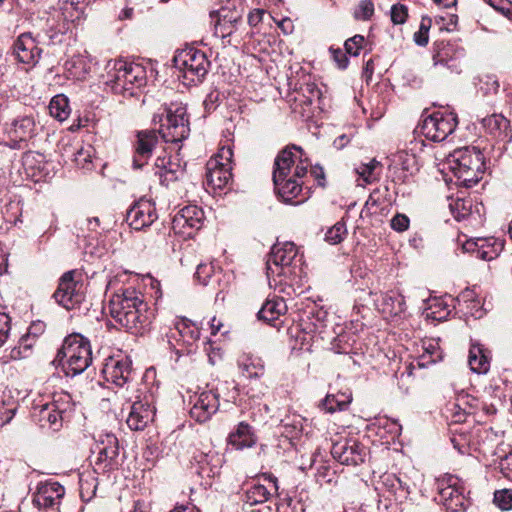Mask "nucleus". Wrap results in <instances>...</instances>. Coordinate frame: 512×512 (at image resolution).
Instances as JSON below:
<instances>
[{
	"label": "nucleus",
	"instance_id": "obj_31",
	"mask_svg": "<svg viewBox=\"0 0 512 512\" xmlns=\"http://www.w3.org/2000/svg\"><path fill=\"white\" fill-rule=\"evenodd\" d=\"M228 444L236 450L250 448L256 444L253 428L246 422H240L228 436Z\"/></svg>",
	"mask_w": 512,
	"mask_h": 512
},
{
	"label": "nucleus",
	"instance_id": "obj_33",
	"mask_svg": "<svg viewBox=\"0 0 512 512\" xmlns=\"http://www.w3.org/2000/svg\"><path fill=\"white\" fill-rule=\"evenodd\" d=\"M287 311V305L283 298L273 297L267 299L259 310L257 316L259 320L272 323L284 315Z\"/></svg>",
	"mask_w": 512,
	"mask_h": 512
},
{
	"label": "nucleus",
	"instance_id": "obj_30",
	"mask_svg": "<svg viewBox=\"0 0 512 512\" xmlns=\"http://www.w3.org/2000/svg\"><path fill=\"white\" fill-rule=\"evenodd\" d=\"M64 72L69 79L84 80L91 70V59L87 55H73L64 63Z\"/></svg>",
	"mask_w": 512,
	"mask_h": 512
},
{
	"label": "nucleus",
	"instance_id": "obj_18",
	"mask_svg": "<svg viewBox=\"0 0 512 512\" xmlns=\"http://www.w3.org/2000/svg\"><path fill=\"white\" fill-rule=\"evenodd\" d=\"M65 494V488L54 481L40 483L33 495L32 502L40 509L56 511Z\"/></svg>",
	"mask_w": 512,
	"mask_h": 512
},
{
	"label": "nucleus",
	"instance_id": "obj_29",
	"mask_svg": "<svg viewBox=\"0 0 512 512\" xmlns=\"http://www.w3.org/2000/svg\"><path fill=\"white\" fill-rule=\"evenodd\" d=\"M438 498L437 500L445 507V503L454 498V495L465 492L462 480L452 474H445L436 479Z\"/></svg>",
	"mask_w": 512,
	"mask_h": 512
},
{
	"label": "nucleus",
	"instance_id": "obj_19",
	"mask_svg": "<svg viewBox=\"0 0 512 512\" xmlns=\"http://www.w3.org/2000/svg\"><path fill=\"white\" fill-rule=\"evenodd\" d=\"M95 451L98 456L95 466L98 469H111L114 461L119 455V443L117 437L112 433H101L96 440Z\"/></svg>",
	"mask_w": 512,
	"mask_h": 512
},
{
	"label": "nucleus",
	"instance_id": "obj_41",
	"mask_svg": "<svg viewBox=\"0 0 512 512\" xmlns=\"http://www.w3.org/2000/svg\"><path fill=\"white\" fill-rule=\"evenodd\" d=\"M381 168V163L374 158L367 163H361L356 166L355 172L366 184H371L379 179Z\"/></svg>",
	"mask_w": 512,
	"mask_h": 512
},
{
	"label": "nucleus",
	"instance_id": "obj_2",
	"mask_svg": "<svg viewBox=\"0 0 512 512\" xmlns=\"http://www.w3.org/2000/svg\"><path fill=\"white\" fill-rule=\"evenodd\" d=\"M303 156L301 147L291 145L280 151L275 158L273 183L277 195L285 203H292L302 191V178L310 166L308 159Z\"/></svg>",
	"mask_w": 512,
	"mask_h": 512
},
{
	"label": "nucleus",
	"instance_id": "obj_44",
	"mask_svg": "<svg viewBox=\"0 0 512 512\" xmlns=\"http://www.w3.org/2000/svg\"><path fill=\"white\" fill-rule=\"evenodd\" d=\"M280 428L281 433L287 438H297L303 430L302 418L299 416L286 417L281 421Z\"/></svg>",
	"mask_w": 512,
	"mask_h": 512
},
{
	"label": "nucleus",
	"instance_id": "obj_61",
	"mask_svg": "<svg viewBox=\"0 0 512 512\" xmlns=\"http://www.w3.org/2000/svg\"><path fill=\"white\" fill-rule=\"evenodd\" d=\"M10 331V318L5 313H0V347L6 342Z\"/></svg>",
	"mask_w": 512,
	"mask_h": 512
},
{
	"label": "nucleus",
	"instance_id": "obj_40",
	"mask_svg": "<svg viewBox=\"0 0 512 512\" xmlns=\"http://www.w3.org/2000/svg\"><path fill=\"white\" fill-rule=\"evenodd\" d=\"M352 396L347 392H339L337 394H327L321 402L323 410L333 413L337 410L342 411L350 404Z\"/></svg>",
	"mask_w": 512,
	"mask_h": 512
},
{
	"label": "nucleus",
	"instance_id": "obj_7",
	"mask_svg": "<svg viewBox=\"0 0 512 512\" xmlns=\"http://www.w3.org/2000/svg\"><path fill=\"white\" fill-rule=\"evenodd\" d=\"M173 61L175 68L179 71L178 77L183 79L185 85L201 82L210 67L206 54L195 48L179 51Z\"/></svg>",
	"mask_w": 512,
	"mask_h": 512
},
{
	"label": "nucleus",
	"instance_id": "obj_35",
	"mask_svg": "<svg viewBox=\"0 0 512 512\" xmlns=\"http://www.w3.org/2000/svg\"><path fill=\"white\" fill-rule=\"evenodd\" d=\"M421 347L423 353L418 355V368H426L429 364H435L442 360V351L439 348L437 340H422Z\"/></svg>",
	"mask_w": 512,
	"mask_h": 512
},
{
	"label": "nucleus",
	"instance_id": "obj_63",
	"mask_svg": "<svg viewBox=\"0 0 512 512\" xmlns=\"http://www.w3.org/2000/svg\"><path fill=\"white\" fill-rule=\"evenodd\" d=\"M480 239H469L464 242L462 248L465 252L472 253L476 258L479 256V248H480Z\"/></svg>",
	"mask_w": 512,
	"mask_h": 512
},
{
	"label": "nucleus",
	"instance_id": "obj_10",
	"mask_svg": "<svg viewBox=\"0 0 512 512\" xmlns=\"http://www.w3.org/2000/svg\"><path fill=\"white\" fill-rule=\"evenodd\" d=\"M135 390L125 397V403L122 406V413L127 412L126 423L131 430H143L148 423L153 421L155 408L147 396H141Z\"/></svg>",
	"mask_w": 512,
	"mask_h": 512
},
{
	"label": "nucleus",
	"instance_id": "obj_14",
	"mask_svg": "<svg viewBox=\"0 0 512 512\" xmlns=\"http://www.w3.org/2000/svg\"><path fill=\"white\" fill-rule=\"evenodd\" d=\"M54 299L67 310L74 308L75 305L83 300V282L81 274L76 270H71L62 275L59 280L58 288L53 294Z\"/></svg>",
	"mask_w": 512,
	"mask_h": 512
},
{
	"label": "nucleus",
	"instance_id": "obj_4",
	"mask_svg": "<svg viewBox=\"0 0 512 512\" xmlns=\"http://www.w3.org/2000/svg\"><path fill=\"white\" fill-rule=\"evenodd\" d=\"M442 165L456 178L457 185L470 188L482 179L485 158L479 148L466 146L451 152Z\"/></svg>",
	"mask_w": 512,
	"mask_h": 512
},
{
	"label": "nucleus",
	"instance_id": "obj_38",
	"mask_svg": "<svg viewBox=\"0 0 512 512\" xmlns=\"http://www.w3.org/2000/svg\"><path fill=\"white\" fill-rule=\"evenodd\" d=\"M241 373L246 378H259L264 374V363L260 357L244 355L238 361Z\"/></svg>",
	"mask_w": 512,
	"mask_h": 512
},
{
	"label": "nucleus",
	"instance_id": "obj_62",
	"mask_svg": "<svg viewBox=\"0 0 512 512\" xmlns=\"http://www.w3.org/2000/svg\"><path fill=\"white\" fill-rule=\"evenodd\" d=\"M330 53L338 68H347L349 60L346 56V53H344L340 48L334 49L332 47L330 48Z\"/></svg>",
	"mask_w": 512,
	"mask_h": 512
},
{
	"label": "nucleus",
	"instance_id": "obj_23",
	"mask_svg": "<svg viewBox=\"0 0 512 512\" xmlns=\"http://www.w3.org/2000/svg\"><path fill=\"white\" fill-rule=\"evenodd\" d=\"M42 50L38 47L31 33H22L13 45V53L16 59L23 64L34 67L40 57Z\"/></svg>",
	"mask_w": 512,
	"mask_h": 512
},
{
	"label": "nucleus",
	"instance_id": "obj_57",
	"mask_svg": "<svg viewBox=\"0 0 512 512\" xmlns=\"http://www.w3.org/2000/svg\"><path fill=\"white\" fill-rule=\"evenodd\" d=\"M498 467L501 474L512 482V451L500 459Z\"/></svg>",
	"mask_w": 512,
	"mask_h": 512
},
{
	"label": "nucleus",
	"instance_id": "obj_21",
	"mask_svg": "<svg viewBox=\"0 0 512 512\" xmlns=\"http://www.w3.org/2000/svg\"><path fill=\"white\" fill-rule=\"evenodd\" d=\"M191 469L202 478L211 479L220 474L223 457L216 451L194 454Z\"/></svg>",
	"mask_w": 512,
	"mask_h": 512
},
{
	"label": "nucleus",
	"instance_id": "obj_42",
	"mask_svg": "<svg viewBox=\"0 0 512 512\" xmlns=\"http://www.w3.org/2000/svg\"><path fill=\"white\" fill-rule=\"evenodd\" d=\"M50 115L59 121L66 120L70 115V106L68 98L59 94L54 96L49 104Z\"/></svg>",
	"mask_w": 512,
	"mask_h": 512
},
{
	"label": "nucleus",
	"instance_id": "obj_43",
	"mask_svg": "<svg viewBox=\"0 0 512 512\" xmlns=\"http://www.w3.org/2000/svg\"><path fill=\"white\" fill-rule=\"evenodd\" d=\"M502 250L501 243L493 238L480 239V248L478 259L483 261H491L498 257Z\"/></svg>",
	"mask_w": 512,
	"mask_h": 512
},
{
	"label": "nucleus",
	"instance_id": "obj_53",
	"mask_svg": "<svg viewBox=\"0 0 512 512\" xmlns=\"http://www.w3.org/2000/svg\"><path fill=\"white\" fill-rule=\"evenodd\" d=\"M365 43V38L362 35H354L345 41L344 47L346 53L351 56H358Z\"/></svg>",
	"mask_w": 512,
	"mask_h": 512
},
{
	"label": "nucleus",
	"instance_id": "obj_58",
	"mask_svg": "<svg viewBox=\"0 0 512 512\" xmlns=\"http://www.w3.org/2000/svg\"><path fill=\"white\" fill-rule=\"evenodd\" d=\"M472 414L471 409L466 410L462 408L460 404L454 403L452 408V421L455 423L465 422L467 417Z\"/></svg>",
	"mask_w": 512,
	"mask_h": 512
},
{
	"label": "nucleus",
	"instance_id": "obj_15",
	"mask_svg": "<svg viewBox=\"0 0 512 512\" xmlns=\"http://www.w3.org/2000/svg\"><path fill=\"white\" fill-rule=\"evenodd\" d=\"M333 458L347 466H358L365 462L367 449L354 438H340L331 448Z\"/></svg>",
	"mask_w": 512,
	"mask_h": 512
},
{
	"label": "nucleus",
	"instance_id": "obj_27",
	"mask_svg": "<svg viewBox=\"0 0 512 512\" xmlns=\"http://www.w3.org/2000/svg\"><path fill=\"white\" fill-rule=\"evenodd\" d=\"M487 134L493 139L507 143L512 139L509 120L502 114H492L481 121Z\"/></svg>",
	"mask_w": 512,
	"mask_h": 512
},
{
	"label": "nucleus",
	"instance_id": "obj_60",
	"mask_svg": "<svg viewBox=\"0 0 512 512\" xmlns=\"http://www.w3.org/2000/svg\"><path fill=\"white\" fill-rule=\"evenodd\" d=\"M431 20L429 18H422L420 28L418 30V46H425L428 41L427 32L430 28Z\"/></svg>",
	"mask_w": 512,
	"mask_h": 512
},
{
	"label": "nucleus",
	"instance_id": "obj_9",
	"mask_svg": "<svg viewBox=\"0 0 512 512\" xmlns=\"http://www.w3.org/2000/svg\"><path fill=\"white\" fill-rule=\"evenodd\" d=\"M38 130L39 125L32 114L18 115L5 128L8 140L4 145L12 150H25Z\"/></svg>",
	"mask_w": 512,
	"mask_h": 512
},
{
	"label": "nucleus",
	"instance_id": "obj_5",
	"mask_svg": "<svg viewBox=\"0 0 512 512\" xmlns=\"http://www.w3.org/2000/svg\"><path fill=\"white\" fill-rule=\"evenodd\" d=\"M66 376L83 373L92 363V351L88 339L79 334L67 336L54 359Z\"/></svg>",
	"mask_w": 512,
	"mask_h": 512
},
{
	"label": "nucleus",
	"instance_id": "obj_39",
	"mask_svg": "<svg viewBox=\"0 0 512 512\" xmlns=\"http://www.w3.org/2000/svg\"><path fill=\"white\" fill-rule=\"evenodd\" d=\"M33 346L34 339L30 338L29 335H24L19 339L18 345L10 349L9 352L5 353L2 359L4 363L13 360L26 359L32 354Z\"/></svg>",
	"mask_w": 512,
	"mask_h": 512
},
{
	"label": "nucleus",
	"instance_id": "obj_45",
	"mask_svg": "<svg viewBox=\"0 0 512 512\" xmlns=\"http://www.w3.org/2000/svg\"><path fill=\"white\" fill-rule=\"evenodd\" d=\"M448 207L456 221L465 220L470 214L471 203L461 198H448Z\"/></svg>",
	"mask_w": 512,
	"mask_h": 512
},
{
	"label": "nucleus",
	"instance_id": "obj_16",
	"mask_svg": "<svg viewBox=\"0 0 512 512\" xmlns=\"http://www.w3.org/2000/svg\"><path fill=\"white\" fill-rule=\"evenodd\" d=\"M204 220V212L196 205L182 208L172 220V229L175 234L190 238L199 230Z\"/></svg>",
	"mask_w": 512,
	"mask_h": 512
},
{
	"label": "nucleus",
	"instance_id": "obj_24",
	"mask_svg": "<svg viewBox=\"0 0 512 512\" xmlns=\"http://www.w3.org/2000/svg\"><path fill=\"white\" fill-rule=\"evenodd\" d=\"M107 381H111L115 385L122 387L128 383L131 378V361L127 357L120 359L109 358L104 364L102 370Z\"/></svg>",
	"mask_w": 512,
	"mask_h": 512
},
{
	"label": "nucleus",
	"instance_id": "obj_22",
	"mask_svg": "<svg viewBox=\"0 0 512 512\" xmlns=\"http://www.w3.org/2000/svg\"><path fill=\"white\" fill-rule=\"evenodd\" d=\"M457 300L451 296L429 297L423 300L422 316L428 321H443L448 318Z\"/></svg>",
	"mask_w": 512,
	"mask_h": 512
},
{
	"label": "nucleus",
	"instance_id": "obj_48",
	"mask_svg": "<svg viewBox=\"0 0 512 512\" xmlns=\"http://www.w3.org/2000/svg\"><path fill=\"white\" fill-rule=\"evenodd\" d=\"M493 503L501 511L512 510V489L496 490L493 494Z\"/></svg>",
	"mask_w": 512,
	"mask_h": 512
},
{
	"label": "nucleus",
	"instance_id": "obj_26",
	"mask_svg": "<svg viewBox=\"0 0 512 512\" xmlns=\"http://www.w3.org/2000/svg\"><path fill=\"white\" fill-rule=\"evenodd\" d=\"M157 143L158 137L155 131L138 132L133 156L134 168H142L147 163Z\"/></svg>",
	"mask_w": 512,
	"mask_h": 512
},
{
	"label": "nucleus",
	"instance_id": "obj_64",
	"mask_svg": "<svg viewBox=\"0 0 512 512\" xmlns=\"http://www.w3.org/2000/svg\"><path fill=\"white\" fill-rule=\"evenodd\" d=\"M334 472L329 467L322 466L317 472V481L322 483H331L333 481Z\"/></svg>",
	"mask_w": 512,
	"mask_h": 512
},
{
	"label": "nucleus",
	"instance_id": "obj_12",
	"mask_svg": "<svg viewBox=\"0 0 512 512\" xmlns=\"http://www.w3.org/2000/svg\"><path fill=\"white\" fill-rule=\"evenodd\" d=\"M421 134L434 142L445 140L457 127V115L453 112H433L421 115Z\"/></svg>",
	"mask_w": 512,
	"mask_h": 512
},
{
	"label": "nucleus",
	"instance_id": "obj_6",
	"mask_svg": "<svg viewBox=\"0 0 512 512\" xmlns=\"http://www.w3.org/2000/svg\"><path fill=\"white\" fill-rule=\"evenodd\" d=\"M73 409L71 397L67 393L56 394L51 402L35 405L32 409L33 420L43 429L59 431L64 419Z\"/></svg>",
	"mask_w": 512,
	"mask_h": 512
},
{
	"label": "nucleus",
	"instance_id": "obj_54",
	"mask_svg": "<svg viewBox=\"0 0 512 512\" xmlns=\"http://www.w3.org/2000/svg\"><path fill=\"white\" fill-rule=\"evenodd\" d=\"M467 508V500L465 497V492H461L454 495V498L449 500L448 503H445V509L447 512H465Z\"/></svg>",
	"mask_w": 512,
	"mask_h": 512
},
{
	"label": "nucleus",
	"instance_id": "obj_37",
	"mask_svg": "<svg viewBox=\"0 0 512 512\" xmlns=\"http://www.w3.org/2000/svg\"><path fill=\"white\" fill-rule=\"evenodd\" d=\"M468 364L471 371L486 374L490 369V358L480 345H472L469 350Z\"/></svg>",
	"mask_w": 512,
	"mask_h": 512
},
{
	"label": "nucleus",
	"instance_id": "obj_46",
	"mask_svg": "<svg viewBox=\"0 0 512 512\" xmlns=\"http://www.w3.org/2000/svg\"><path fill=\"white\" fill-rule=\"evenodd\" d=\"M240 19H241L240 14H238V13L232 14L229 17L226 9H221L219 11V19H218V23H217V29H220L222 36L230 35L232 33V28Z\"/></svg>",
	"mask_w": 512,
	"mask_h": 512
},
{
	"label": "nucleus",
	"instance_id": "obj_28",
	"mask_svg": "<svg viewBox=\"0 0 512 512\" xmlns=\"http://www.w3.org/2000/svg\"><path fill=\"white\" fill-rule=\"evenodd\" d=\"M155 175L159 177L161 184L168 186L183 174V168L178 160H172L171 156H158L154 164Z\"/></svg>",
	"mask_w": 512,
	"mask_h": 512
},
{
	"label": "nucleus",
	"instance_id": "obj_1",
	"mask_svg": "<svg viewBox=\"0 0 512 512\" xmlns=\"http://www.w3.org/2000/svg\"><path fill=\"white\" fill-rule=\"evenodd\" d=\"M109 313L117 324L134 335H143L154 319V309L134 288L114 294L109 301Z\"/></svg>",
	"mask_w": 512,
	"mask_h": 512
},
{
	"label": "nucleus",
	"instance_id": "obj_51",
	"mask_svg": "<svg viewBox=\"0 0 512 512\" xmlns=\"http://www.w3.org/2000/svg\"><path fill=\"white\" fill-rule=\"evenodd\" d=\"M374 14V4L371 0H361L354 11L357 20H370Z\"/></svg>",
	"mask_w": 512,
	"mask_h": 512
},
{
	"label": "nucleus",
	"instance_id": "obj_17",
	"mask_svg": "<svg viewBox=\"0 0 512 512\" xmlns=\"http://www.w3.org/2000/svg\"><path fill=\"white\" fill-rule=\"evenodd\" d=\"M190 415L197 422H205L215 414L219 408V394L217 389L203 390L193 396Z\"/></svg>",
	"mask_w": 512,
	"mask_h": 512
},
{
	"label": "nucleus",
	"instance_id": "obj_3",
	"mask_svg": "<svg viewBox=\"0 0 512 512\" xmlns=\"http://www.w3.org/2000/svg\"><path fill=\"white\" fill-rule=\"evenodd\" d=\"M303 254L289 241L277 242L271 248L266 261V274L269 285L292 284L303 272Z\"/></svg>",
	"mask_w": 512,
	"mask_h": 512
},
{
	"label": "nucleus",
	"instance_id": "obj_34",
	"mask_svg": "<svg viewBox=\"0 0 512 512\" xmlns=\"http://www.w3.org/2000/svg\"><path fill=\"white\" fill-rule=\"evenodd\" d=\"M199 337V328L188 319L178 321L175 325V331L171 333V338L182 341L186 346H192Z\"/></svg>",
	"mask_w": 512,
	"mask_h": 512
},
{
	"label": "nucleus",
	"instance_id": "obj_13",
	"mask_svg": "<svg viewBox=\"0 0 512 512\" xmlns=\"http://www.w3.org/2000/svg\"><path fill=\"white\" fill-rule=\"evenodd\" d=\"M233 151L231 147H222L216 156L207 163L206 181L214 189H223L232 180L231 160Z\"/></svg>",
	"mask_w": 512,
	"mask_h": 512
},
{
	"label": "nucleus",
	"instance_id": "obj_50",
	"mask_svg": "<svg viewBox=\"0 0 512 512\" xmlns=\"http://www.w3.org/2000/svg\"><path fill=\"white\" fill-rule=\"evenodd\" d=\"M93 148L90 145L80 147L74 154V161L77 166L89 169L92 162Z\"/></svg>",
	"mask_w": 512,
	"mask_h": 512
},
{
	"label": "nucleus",
	"instance_id": "obj_49",
	"mask_svg": "<svg viewBox=\"0 0 512 512\" xmlns=\"http://www.w3.org/2000/svg\"><path fill=\"white\" fill-rule=\"evenodd\" d=\"M347 234L346 225L343 222H337L334 226H332L325 234V240L332 244L340 243L345 235Z\"/></svg>",
	"mask_w": 512,
	"mask_h": 512
},
{
	"label": "nucleus",
	"instance_id": "obj_8",
	"mask_svg": "<svg viewBox=\"0 0 512 512\" xmlns=\"http://www.w3.org/2000/svg\"><path fill=\"white\" fill-rule=\"evenodd\" d=\"M108 75L109 82L113 84L116 92H129L131 95H133V89L144 86L147 79L142 65L123 60L115 61Z\"/></svg>",
	"mask_w": 512,
	"mask_h": 512
},
{
	"label": "nucleus",
	"instance_id": "obj_52",
	"mask_svg": "<svg viewBox=\"0 0 512 512\" xmlns=\"http://www.w3.org/2000/svg\"><path fill=\"white\" fill-rule=\"evenodd\" d=\"M390 18L394 25L404 24L408 18V7L402 3L392 5Z\"/></svg>",
	"mask_w": 512,
	"mask_h": 512
},
{
	"label": "nucleus",
	"instance_id": "obj_36",
	"mask_svg": "<svg viewBox=\"0 0 512 512\" xmlns=\"http://www.w3.org/2000/svg\"><path fill=\"white\" fill-rule=\"evenodd\" d=\"M222 270L216 267L214 262L200 263L197 265L195 279L202 285H220Z\"/></svg>",
	"mask_w": 512,
	"mask_h": 512
},
{
	"label": "nucleus",
	"instance_id": "obj_11",
	"mask_svg": "<svg viewBox=\"0 0 512 512\" xmlns=\"http://www.w3.org/2000/svg\"><path fill=\"white\" fill-rule=\"evenodd\" d=\"M161 115L159 133L165 142L178 143L188 137L190 129L184 107H167Z\"/></svg>",
	"mask_w": 512,
	"mask_h": 512
},
{
	"label": "nucleus",
	"instance_id": "obj_55",
	"mask_svg": "<svg viewBox=\"0 0 512 512\" xmlns=\"http://www.w3.org/2000/svg\"><path fill=\"white\" fill-rule=\"evenodd\" d=\"M398 160L400 161L403 170L409 171L412 169L416 166V154L414 153V149L410 148L409 150L399 151Z\"/></svg>",
	"mask_w": 512,
	"mask_h": 512
},
{
	"label": "nucleus",
	"instance_id": "obj_25",
	"mask_svg": "<svg viewBox=\"0 0 512 512\" xmlns=\"http://www.w3.org/2000/svg\"><path fill=\"white\" fill-rule=\"evenodd\" d=\"M266 484L254 483L245 492L243 501L249 506L262 504L268 501L272 495V490H278L277 478L271 474H264L262 476Z\"/></svg>",
	"mask_w": 512,
	"mask_h": 512
},
{
	"label": "nucleus",
	"instance_id": "obj_47",
	"mask_svg": "<svg viewBox=\"0 0 512 512\" xmlns=\"http://www.w3.org/2000/svg\"><path fill=\"white\" fill-rule=\"evenodd\" d=\"M23 165L26 170L41 172L45 166V157L43 154L33 151H28L23 156Z\"/></svg>",
	"mask_w": 512,
	"mask_h": 512
},
{
	"label": "nucleus",
	"instance_id": "obj_32",
	"mask_svg": "<svg viewBox=\"0 0 512 512\" xmlns=\"http://www.w3.org/2000/svg\"><path fill=\"white\" fill-rule=\"evenodd\" d=\"M379 311L387 316L398 315L404 311L403 298L396 292L380 293L375 299Z\"/></svg>",
	"mask_w": 512,
	"mask_h": 512
},
{
	"label": "nucleus",
	"instance_id": "obj_20",
	"mask_svg": "<svg viewBox=\"0 0 512 512\" xmlns=\"http://www.w3.org/2000/svg\"><path fill=\"white\" fill-rule=\"evenodd\" d=\"M158 215L155 204L148 199L142 198L137 201L128 211L126 221L135 230H142L150 226Z\"/></svg>",
	"mask_w": 512,
	"mask_h": 512
},
{
	"label": "nucleus",
	"instance_id": "obj_56",
	"mask_svg": "<svg viewBox=\"0 0 512 512\" xmlns=\"http://www.w3.org/2000/svg\"><path fill=\"white\" fill-rule=\"evenodd\" d=\"M17 405L12 403L9 406L5 404L0 405V426L8 424L15 416Z\"/></svg>",
	"mask_w": 512,
	"mask_h": 512
},
{
	"label": "nucleus",
	"instance_id": "obj_59",
	"mask_svg": "<svg viewBox=\"0 0 512 512\" xmlns=\"http://www.w3.org/2000/svg\"><path fill=\"white\" fill-rule=\"evenodd\" d=\"M391 227L397 232L406 231L409 227V218L403 214H397L391 219Z\"/></svg>",
	"mask_w": 512,
	"mask_h": 512
}]
</instances>
